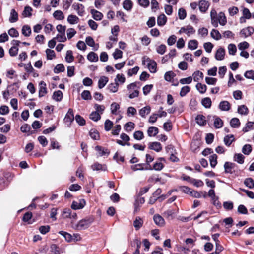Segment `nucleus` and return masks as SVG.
Instances as JSON below:
<instances>
[{
    "label": "nucleus",
    "mask_w": 254,
    "mask_h": 254,
    "mask_svg": "<svg viewBox=\"0 0 254 254\" xmlns=\"http://www.w3.org/2000/svg\"><path fill=\"white\" fill-rule=\"evenodd\" d=\"M211 37L216 40H219L221 39L222 36L218 30L213 29L210 33Z\"/></svg>",
    "instance_id": "obj_25"
},
{
    "label": "nucleus",
    "mask_w": 254,
    "mask_h": 254,
    "mask_svg": "<svg viewBox=\"0 0 254 254\" xmlns=\"http://www.w3.org/2000/svg\"><path fill=\"white\" fill-rule=\"evenodd\" d=\"M242 152L245 155H249L252 151V147L250 144H246L242 148Z\"/></svg>",
    "instance_id": "obj_60"
},
{
    "label": "nucleus",
    "mask_w": 254,
    "mask_h": 254,
    "mask_svg": "<svg viewBox=\"0 0 254 254\" xmlns=\"http://www.w3.org/2000/svg\"><path fill=\"white\" fill-rule=\"evenodd\" d=\"M63 98V93L61 91L58 90L54 92L53 99L56 101H60Z\"/></svg>",
    "instance_id": "obj_41"
},
{
    "label": "nucleus",
    "mask_w": 254,
    "mask_h": 254,
    "mask_svg": "<svg viewBox=\"0 0 254 254\" xmlns=\"http://www.w3.org/2000/svg\"><path fill=\"white\" fill-rule=\"evenodd\" d=\"M143 223V220L140 217H137L133 222V226L135 229L138 230L142 227Z\"/></svg>",
    "instance_id": "obj_24"
},
{
    "label": "nucleus",
    "mask_w": 254,
    "mask_h": 254,
    "mask_svg": "<svg viewBox=\"0 0 254 254\" xmlns=\"http://www.w3.org/2000/svg\"><path fill=\"white\" fill-rule=\"evenodd\" d=\"M167 18L164 14H161L158 17L157 24L160 26L164 25L166 22Z\"/></svg>",
    "instance_id": "obj_34"
},
{
    "label": "nucleus",
    "mask_w": 254,
    "mask_h": 254,
    "mask_svg": "<svg viewBox=\"0 0 254 254\" xmlns=\"http://www.w3.org/2000/svg\"><path fill=\"white\" fill-rule=\"evenodd\" d=\"M158 128L154 126L150 127L147 130V134L149 137L155 136L158 133Z\"/></svg>",
    "instance_id": "obj_20"
},
{
    "label": "nucleus",
    "mask_w": 254,
    "mask_h": 254,
    "mask_svg": "<svg viewBox=\"0 0 254 254\" xmlns=\"http://www.w3.org/2000/svg\"><path fill=\"white\" fill-rule=\"evenodd\" d=\"M135 127V124L132 122L126 123L124 126V129L127 132L132 131Z\"/></svg>",
    "instance_id": "obj_45"
},
{
    "label": "nucleus",
    "mask_w": 254,
    "mask_h": 254,
    "mask_svg": "<svg viewBox=\"0 0 254 254\" xmlns=\"http://www.w3.org/2000/svg\"><path fill=\"white\" fill-rule=\"evenodd\" d=\"M108 78L107 77L103 76L100 77L98 81V87L100 89L103 88L108 83Z\"/></svg>",
    "instance_id": "obj_23"
},
{
    "label": "nucleus",
    "mask_w": 254,
    "mask_h": 254,
    "mask_svg": "<svg viewBox=\"0 0 254 254\" xmlns=\"http://www.w3.org/2000/svg\"><path fill=\"white\" fill-rule=\"evenodd\" d=\"M219 108L223 111H228L231 108V104L227 101H222L219 105Z\"/></svg>",
    "instance_id": "obj_15"
},
{
    "label": "nucleus",
    "mask_w": 254,
    "mask_h": 254,
    "mask_svg": "<svg viewBox=\"0 0 254 254\" xmlns=\"http://www.w3.org/2000/svg\"><path fill=\"white\" fill-rule=\"evenodd\" d=\"M249 47V44L246 41L241 42L238 45V48L241 51H244L248 48Z\"/></svg>",
    "instance_id": "obj_63"
},
{
    "label": "nucleus",
    "mask_w": 254,
    "mask_h": 254,
    "mask_svg": "<svg viewBox=\"0 0 254 254\" xmlns=\"http://www.w3.org/2000/svg\"><path fill=\"white\" fill-rule=\"evenodd\" d=\"M254 32V28L251 26H248L243 28L239 32L240 36L245 39L253 34Z\"/></svg>",
    "instance_id": "obj_2"
},
{
    "label": "nucleus",
    "mask_w": 254,
    "mask_h": 254,
    "mask_svg": "<svg viewBox=\"0 0 254 254\" xmlns=\"http://www.w3.org/2000/svg\"><path fill=\"white\" fill-rule=\"evenodd\" d=\"M225 50L223 48H219L215 54V58L217 60H222L225 56Z\"/></svg>",
    "instance_id": "obj_18"
},
{
    "label": "nucleus",
    "mask_w": 254,
    "mask_h": 254,
    "mask_svg": "<svg viewBox=\"0 0 254 254\" xmlns=\"http://www.w3.org/2000/svg\"><path fill=\"white\" fill-rule=\"evenodd\" d=\"M254 129V122H248L246 125V127L243 128V131L244 132H247L250 130Z\"/></svg>",
    "instance_id": "obj_50"
},
{
    "label": "nucleus",
    "mask_w": 254,
    "mask_h": 254,
    "mask_svg": "<svg viewBox=\"0 0 254 254\" xmlns=\"http://www.w3.org/2000/svg\"><path fill=\"white\" fill-rule=\"evenodd\" d=\"M145 199L143 197H139L138 198L134 204L135 206V211H137L139 209V207L140 204H142L144 203Z\"/></svg>",
    "instance_id": "obj_42"
},
{
    "label": "nucleus",
    "mask_w": 254,
    "mask_h": 254,
    "mask_svg": "<svg viewBox=\"0 0 254 254\" xmlns=\"http://www.w3.org/2000/svg\"><path fill=\"white\" fill-rule=\"evenodd\" d=\"M67 21L71 24H77L79 21V18L75 15L70 14L67 17Z\"/></svg>",
    "instance_id": "obj_31"
},
{
    "label": "nucleus",
    "mask_w": 254,
    "mask_h": 254,
    "mask_svg": "<svg viewBox=\"0 0 254 254\" xmlns=\"http://www.w3.org/2000/svg\"><path fill=\"white\" fill-rule=\"evenodd\" d=\"M192 78L195 82H198L203 79V74L200 71H195L192 74Z\"/></svg>",
    "instance_id": "obj_19"
},
{
    "label": "nucleus",
    "mask_w": 254,
    "mask_h": 254,
    "mask_svg": "<svg viewBox=\"0 0 254 254\" xmlns=\"http://www.w3.org/2000/svg\"><path fill=\"white\" fill-rule=\"evenodd\" d=\"M245 157L241 153L235 154L234 156V160L240 164H242L244 161Z\"/></svg>",
    "instance_id": "obj_36"
},
{
    "label": "nucleus",
    "mask_w": 254,
    "mask_h": 254,
    "mask_svg": "<svg viewBox=\"0 0 254 254\" xmlns=\"http://www.w3.org/2000/svg\"><path fill=\"white\" fill-rule=\"evenodd\" d=\"M92 168L93 170H105L106 166L96 162L92 165Z\"/></svg>",
    "instance_id": "obj_54"
},
{
    "label": "nucleus",
    "mask_w": 254,
    "mask_h": 254,
    "mask_svg": "<svg viewBox=\"0 0 254 254\" xmlns=\"http://www.w3.org/2000/svg\"><path fill=\"white\" fill-rule=\"evenodd\" d=\"M231 126L233 128H238L240 125V122L239 119L237 118H232L230 122Z\"/></svg>",
    "instance_id": "obj_48"
},
{
    "label": "nucleus",
    "mask_w": 254,
    "mask_h": 254,
    "mask_svg": "<svg viewBox=\"0 0 254 254\" xmlns=\"http://www.w3.org/2000/svg\"><path fill=\"white\" fill-rule=\"evenodd\" d=\"M81 97L83 99L87 100H90L92 98L91 93L88 90H84L81 94Z\"/></svg>",
    "instance_id": "obj_59"
},
{
    "label": "nucleus",
    "mask_w": 254,
    "mask_h": 254,
    "mask_svg": "<svg viewBox=\"0 0 254 254\" xmlns=\"http://www.w3.org/2000/svg\"><path fill=\"white\" fill-rule=\"evenodd\" d=\"M90 137L94 140H98L100 137L99 132L95 129H92L89 132Z\"/></svg>",
    "instance_id": "obj_52"
},
{
    "label": "nucleus",
    "mask_w": 254,
    "mask_h": 254,
    "mask_svg": "<svg viewBox=\"0 0 254 254\" xmlns=\"http://www.w3.org/2000/svg\"><path fill=\"white\" fill-rule=\"evenodd\" d=\"M65 70L64 66L62 64H58L54 69V72L55 73H59L60 72H62L64 71Z\"/></svg>",
    "instance_id": "obj_51"
},
{
    "label": "nucleus",
    "mask_w": 254,
    "mask_h": 254,
    "mask_svg": "<svg viewBox=\"0 0 254 254\" xmlns=\"http://www.w3.org/2000/svg\"><path fill=\"white\" fill-rule=\"evenodd\" d=\"M94 221L93 217H88L80 220L78 223L72 225V228L77 230H81L88 228Z\"/></svg>",
    "instance_id": "obj_1"
},
{
    "label": "nucleus",
    "mask_w": 254,
    "mask_h": 254,
    "mask_svg": "<svg viewBox=\"0 0 254 254\" xmlns=\"http://www.w3.org/2000/svg\"><path fill=\"white\" fill-rule=\"evenodd\" d=\"M72 7L73 8L74 10L76 11L77 14L79 16H83L84 14V6L79 3H74L72 5Z\"/></svg>",
    "instance_id": "obj_7"
},
{
    "label": "nucleus",
    "mask_w": 254,
    "mask_h": 254,
    "mask_svg": "<svg viewBox=\"0 0 254 254\" xmlns=\"http://www.w3.org/2000/svg\"><path fill=\"white\" fill-rule=\"evenodd\" d=\"M149 148L159 152L162 149V146L158 142H153L149 144Z\"/></svg>",
    "instance_id": "obj_12"
},
{
    "label": "nucleus",
    "mask_w": 254,
    "mask_h": 254,
    "mask_svg": "<svg viewBox=\"0 0 254 254\" xmlns=\"http://www.w3.org/2000/svg\"><path fill=\"white\" fill-rule=\"evenodd\" d=\"M151 108L149 106H146L141 108L139 111V114L143 118H145L146 115L150 113Z\"/></svg>",
    "instance_id": "obj_22"
},
{
    "label": "nucleus",
    "mask_w": 254,
    "mask_h": 254,
    "mask_svg": "<svg viewBox=\"0 0 254 254\" xmlns=\"http://www.w3.org/2000/svg\"><path fill=\"white\" fill-rule=\"evenodd\" d=\"M217 156L214 154L209 157V161L211 166L212 168H214L217 163Z\"/></svg>",
    "instance_id": "obj_46"
},
{
    "label": "nucleus",
    "mask_w": 254,
    "mask_h": 254,
    "mask_svg": "<svg viewBox=\"0 0 254 254\" xmlns=\"http://www.w3.org/2000/svg\"><path fill=\"white\" fill-rule=\"evenodd\" d=\"M91 13L92 15L93 18L97 21L101 20L103 17L102 13L95 9H91Z\"/></svg>",
    "instance_id": "obj_21"
},
{
    "label": "nucleus",
    "mask_w": 254,
    "mask_h": 254,
    "mask_svg": "<svg viewBox=\"0 0 254 254\" xmlns=\"http://www.w3.org/2000/svg\"><path fill=\"white\" fill-rule=\"evenodd\" d=\"M235 164L229 162H226L224 165L225 172L226 173H232V169L235 167Z\"/></svg>",
    "instance_id": "obj_16"
},
{
    "label": "nucleus",
    "mask_w": 254,
    "mask_h": 254,
    "mask_svg": "<svg viewBox=\"0 0 254 254\" xmlns=\"http://www.w3.org/2000/svg\"><path fill=\"white\" fill-rule=\"evenodd\" d=\"M217 16L218 14L216 11L214 9H212L210 12L211 23V24L215 28L218 26Z\"/></svg>",
    "instance_id": "obj_5"
},
{
    "label": "nucleus",
    "mask_w": 254,
    "mask_h": 254,
    "mask_svg": "<svg viewBox=\"0 0 254 254\" xmlns=\"http://www.w3.org/2000/svg\"><path fill=\"white\" fill-rule=\"evenodd\" d=\"M196 88L198 91L201 94H204L206 92L207 90V86L205 84H202L201 83H198L196 85Z\"/></svg>",
    "instance_id": "obj_39"
},
{
    "label": "nucleus",
    "mask_w": 254,
    "mask_h": 254,
    "mask_svg": "<svg viewBox=\"0 0 254 254\" xmlns=\"http://www.w3.org/2000/svg\"><path fill=\"white\" fill-rule=\"evenodd\" d=\"M59 233L62 236H64L65 240L67 241V242H71L73 240L72 236L67 232L61 231H60Z\"/></svg>",
    "instance_id": "obj_43"
},
{
    "label": "nucleus",
    "mask_w": 254,
    "mask_h": 254,
    "mask_svg": "<svg viewBox=\"0 0 254 254\" xmlns=\"http://www.w3.org/2000/svg\"><path fill=\"white\" fill-rule=\"evenodd\" d=\"M198 6L200 11L202 13H205L208 9L210 3L208 1L201 0L199 1Z\"/></svg>",
    "instance_id": "obj_6"
},
{
    "label": "nucleus",
    "mask_w": 254,
    "mask_h": 254,
    "mask_svg": "<svg viewBox=\"0 0 254 254\" xmlns=\"http://www.w3.org/2000/svg\"><path fill=\"white\" fill-rule=\"evenodd\" d=\"M65 60L68 63H71L74 60V57L72 55V51L68 50L66 52Z\"/></svg>",
    "instance_id": "obj_57"
},
{
    "label": "nucleus",
    "mask_w": 254,
    "mask_h": 254,
    "mask_svg": "<svg viewBox=\"0 0 254 254\" xmlns=\"http://www.w3.org/2000/svg\"><path fill=\"white\" fill-rule=\"evenodd\" d=\"M125 77L122 74H118L115 79V82L116 83L120 82L121 84H123L125 82Z\"/></svg>",
    "instance_id": "obj_62"
},
{
    "label": "nucleus",
    "mask_w": 254,
    "mask_h": 254,
    "mask_svg": "<svg viewBox=\"0 0 254 254\" xmlns=\"http://www.w3.org/2000/svg\"><path fill=\"white\" fill-rule=\"evenodd\" d=\"M120 109V105L116 102H113L111 104L110 106V109L111 113L113 115H117L118 112V111Z\"/></svg>",
    "instance_id": "obj_28"
},
{
    "label": "nucleus",
    "mask_w": 254,
    "mask_h": 254,
    "mask_svg": "<svg viewBox=\"0 0 254 254\" xmlns=\"http://www.w3.org/2000/svg\"><path fill=\"white\" fill-rule=\"evenodd\" d=\"M190 90V88L188 86H183L180 91V95L181 97H184L186 95V94L189 93Z\"/></svg>",
    "instance_id": "obj_58"
},
{
    "label": "nucleus",
    "mask_w": 254,
    "mask_h": 254,
    "mask_svg": "<svg viewBox=\"0 0 254 254\" xmlns=\"http://www.w3.org/2000/svg\"><path fill=\"white\" fill-rule=\"evenodd\" d=\"M195 32V30L194 28L190 25H187L186 26L182 27L179 31L180 34L185 33L188 36L190 34H193Z\"/></svg>",
    "instance_id": "obj_4"
},
{
    "label": "nucleus",
    "mask_w": 254,
    "mask_h": 254,
    "mask_svg": "<svg viewBox=\"0 0 254 254\" xmlns=\"http://www.w3.org/2000/svg\"><path fill=\"white\" fill-rule=\"evenodd\" d=\"M198 42L196 40H190L188 44V48L193 50L196 49L198 47Z\"/></svg>",
    "instance_id": "obj_32"
},
{
    "label": "nucleus",
    "mask_w": 254,
    "mask_h": 254,
    "mask_svg": "<svg viewBox=\"0 0 254 254\" xmlns=\"http://www.w3.org/2000/svg\"><path fill=\"white\" fill-rule=\"evenodd\" d=\"M202 105L206 108H210L211 106L212 102L209 97L203 98L201 101Z\"/></svg>",
    "instance_id": "obj_40"
},
{
    "label": "nucleus",
    "mask_w": 254,
    "mask_h": 254,
    "mask_svg": "<svg viewBox=\"0 0 254 254\" xmlns=\"http://www.w3.org/2000/svg\"><path fill=\"white\" fill-rule=\"evenodd\" d=\"M244 184L249 189L254 187V181L251 178H246L244 181Z\"/></svg>",
    "instance_id": "obj_47"
},
{
    "label": "nucleus",
    "mask_w": 254,
    "mask_h": 254,
    "mask_svg": "<svg viewBox=\"0 0 254 254\" xmlns=\"http://www.w3.org/2000/svg\"><path fill=\"white\" fill-rule=\"evenodd\" d=\"M153 220L155 223L159 226H163L165 224V221L163 217L158 214L154 216Z\"/></svg>",
    "instance_id": "obj_17"
},
{
    "label": "nucleus",
    "mask_w": 254,
    "mask_h": 254,
    "mask_svg": "<svg viewBox=\"0 0 254 254\" xmlns=\"http://www.w3.org/2000/svg\"><path fill=\"white\" fill-rule=\"evenodd\" d=\"M223 121L219 117H215L214 122V125L215 127L216 128H220L223 126Z\"/></svg>",
    "instance_id": "obj_49"
},
{
    "label": "nucleus",
    "mask_w": 254,
    "mask_h": 254,
    "mask_svg": "<svg viewBox=\"0 0 254 254\" xmlns=\"http://www.w3.org/2000/svg\"><path fill=\"white\" fill-rule=\"evenodd\" d=\"M238 112L242 115H246L248 114V109L244 105H240L238 107Z\"/></svg>",
    "instance_id": "obj_35"
},
{
    "label": "nucleus",
    "mask_w": 254,
    "mask_h": 254,
    "mask_svg": "<svg viewBox=\"0 0 254 254\" xmlns=\"http://www.w3.org/2000/svg\"><path fill=\"white\" fill-rule=\"evenodd\" d=\"M133 137L135 139L140 140L144 138V134L141 131H136L133 133Z\"/></svg>",
    "instance_id": "obj_55"
},
{
    "label": "nucleus",
    "mask_w": 254,
    "mask_h": 254,
    "mask_svg": "<svg viewBox=\"0 0 254 254\" xmlns=\"http://www.w3.org/2000/svg\"><path fill=\"white\" fill-rule=\"evenodd\" d=\"M234 141V137L233 135H227L224 138V144L227 146H229Z\"/></svg>",
    "instance_id": "obj_30"
},
{
    "label": "nucleus",
    "mask_w": 254,
    "mask_h": 254,
    "mask_svg": "<svg viewBox=\"0 0 254 254\" xmlns=\"http://www.w3.org/2000/svg\"><path fill=\"white\" fill-rule=\"evenodd\" d=\"M53 17L57 20H61L64 18L63 12L61 10L55 11L53 14Z\"/></svg>",
    "instance_id": "obj_38"
},
{
    "label": "nucleus",
    "mask_w": 254,
    "mask_h": 254,
    "mask_svg": "<svg viewBox=\"0 0 254 254\" xmlns=\"http://www.w3.org/2000/svg\"><path fill=\"white\" fill-rule=\"evenodd\" d=\"M123 6L125 10L130 11L132 8V2L130 0H126L123 2Z\"/></svg>",
    "instance_id": "obj_37"
},
{
    "label": "nucleus",
    "mask_w": 254,
    "mask_h": 254,
    "mask_svg": "<svg viewBox=\"0 0 254 254\" xmlns=\"http://www.w3.org/2000/svg\"><path fill=\"white\" fill-rule=\"evenodd\" d=\"M65 123L70 125L74 120V114L72 109H69L64 119Z\"/></svg>",
    "instance_id": "obj_9"
},
{
    "label": "nucleus",
    "mask_w": 254,
    "mask_h": 254,
    "mask_svg": "<svg viewBox=\"0 0 254 254\" xmlns=\"http://www.w3.org/2000/svg\"><path fill=\"white\" fill-rule=\"evenodd\" d=\"M108 89L110 92L112 93H116L118 91L119 88V83L115 82L114 83H110L108 86Z\"/></svg>",
    "instance_id": "obj_29"
},
{
    "label": "nucleus",
    "mask_w": 254,
    "mask_h": 254,
    "mask_svg": "<svg viewBox=\"0 0 254 254\" xmlns=\"http://www.w3.org/2000/svg\"><path fill=\"white\" fill-rule=\"evenodd\" d=\"M148 68L151 73H155L157 71V63L149 58L147 59Z\"/></svg>",
    "instance_id": "obj_10"
},
{
    "label": "nucleus",
    "mask_w": 254,
    "mask_h": 254,
    "mask_svg": "<svg viewBox=\"0 0 254 254\" xmlns=\"http://www.w3.org/2000/svg\"><path fill=\"white\" fill-rule=\"evenodd\" d=\"M130 168L134 171L144 170H152V167L150 165H145V164L144 163H139L132 165L130 166Z\"/></svg>",
    "instance_id": "obj_3"
},
{
    "label": "nucleus",
    "mask_w": 254,
    "mask_h": 254,
    "mask_svg": "<svg viewBox=\"0 0 254 254\" xmlns=\"http://www.w3.org/2000/svg\"><path fill=\"white\" fill-rule=\"evenodd\" d=\"M32 8L29 6H26L23 11L22 15L24 17H30L31 16Z\"/></svg>",
    "instance_id": "obj_61"
},
{
    "label": "nucleus",
    "mask_w": 254,
    "mask_h": 254,
    "mask_svg": "<svg viewBox=\"0 0 254 254\" xmlns=\"http://www.w3.org/2000/svg\"><path fill=\"white\" fill-rule=\"evenodd\" d=\"M39 96L40 97L44 96L47 93L46 83L43 81H41L39 83Z\"/></svg>",
    "instance_id": "obj_8"
},
{
    "label": "nucleus",
    "mask_w": 254,
    "mask_h": 254,
    "mask_svg": "<svg viewBox=\"0 0 254 254\" xmlns=\"http://www.w3.org/2000/svg\"><path fill=\"white\" fill-rule=\"evenodd\" d=\"M229 54L230 55H234L237 51V48L235 44H230L228 46Z\"/></svg>",
    "instance_id": "obj_56"
},
{
    "label": "nucleus",
    "mask_w": 254,
    "mask_h": 254,
    "mask_svg": "<svg viewBox=\"0 0 254 254\" xmlns=\"http://www.w3.org/2000/svg\"><path fill=\"white\" fill-rule=\"evenodd\" d=\"M87 59L92 62H97L98 60V56L97 54L93 52H90L87 56Z\"/></svg>",
    "instance_id": "obj_33"
},
{
    "label": "nucleus",
    "mask_w": 254,
    "mask_h": 254,
    "mask_svg": "<svg viewBox=\"0 0 254 254\" xmlns=\"http://www.w3.org/2000/svg\"><path fill=\"white\" fill-rule=\"evenodd\" d=\"M22 33L26 37L30 36L31 34V27L28 25H24L22 28Z\"/></svg>",
    "instance_id": "obj_27"
},
{
    "label": "nucleus",
    "mask_w": 254,
    "mask_h": 254,
    "mask_svg": "<svg viewBox=\"0 0 254 254\" xmlns=\"http://www.w3.org/2000/svg\"><path fill=\"white\" fill-rule=\"evenodd\" d=\"M18 20V14L14 9L10 10L9 21L10 23H15Z\"/></svg>",
    "instance_id": "obj_13"
},
{
    "label": "nucleus",
    "mask_w": 254,
    "mask_h": 254,
    "mask_svg": "<svg viewBox=\"0 0 254 254\" xmlns=\"http://www.w3.org/2000/svg\"><path fill=\"white\" fill-rule=\"evenodd\" d=\"M85 201L84 199H80L79 202L73 201L71 205V208L74 210L83 208L85 205Z\"/></svg>",
    "instance_id": "obj_11"
},
{
    "label": "nucleus",
    "mask_w": 254,
    "mask_h": 254,
    "mask_svg": "<svg viewBox=\"0 0 254 254\" xmlns=\"http://www.w3.org/2000/svg\"><path fill=\"white\" fill-rule=\"evenodd\" d=\"M175 76L176 74L172 71H167L164 75V79L167 81H171Z\"/></svg>",
    "instance_id": "obj_44"
},
{
    "label": "nucleus",
    "mask_w": 254,
    "mask_h": 254,
    "mask_svg": "<svg viewBox=\"0 0 254 254\" xmlns=\"http://www.w3.org/2000/svg\"><path fill=\"white\" fill-rule=\"evenodd\" d=\"M196 123L201 126H203L206 124V120L205 116L202 115H198L196 117Z\"/></svg>",
    "instance_id": "obj_26"
},
{
    "label": "nucleus",
    "mask_w": 254,
    "mask_h": 254,
    "mask_svg": "<svg viewBox=\"0 0 254 254\" xmlns=\"http://www.w3.org/2000/svg\"><path fill=\"white\" fill-rule=\"evenodd\" d=\"M91 120L97 122L101 119V115L97 112H92L89 116Z\"/></svg>",
    "instance_id": "obj_53"
},
{
    "label": "nucleus",
    "mask_w": 254,
    "mask_h": 254,
    "mask_svg": "<svg viewBox=\"0 0 254 254\" xmlns=\"http://www.w3.org/2000/svg\"><path fill=\"white\" fill-rule=\"evenodd\" d=\"M217 22L222 26H224L227 23L226 17L224 12H220L218 14Z\"/></svg>",
    "instance_id": "obj_14"
},
{
    "label": "nucleus",
    "mask_w": 254,
    "mask_h": 254,
    "mask_svg": "<svg viewBox=\"0 0 254 254\" xmlns=\"http://www.w3.org/2000/svg\"><path fill=\"white\" fill-rule=\"evenodd\" d=\"M113 56L115 60L120 59L123 56V52L118 49H116L114 52L113 53Z\"/></svg>",
    "instance_id": "obj_64"
}]
</instances>
